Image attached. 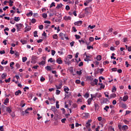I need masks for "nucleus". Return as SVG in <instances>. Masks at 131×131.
I'll list each match as a JSON object with an SVG mask.
<instances>
[{
	"mask_svg": "<svg viewBox=\"0 0 131 131\" xmlns=\"http://www.w3.org/2000/svg\"><path fill=\"white\" fill-rule=\"evenodd\" d=\"M14 21H16V22H18V21H20V17H15Z\"/></svg>",
	"mask_w": 131,
	"mask_h": 131,
	"instance_id": "bb28decb",
	"label": "nucleus"
},
{
	"mask_svg": "<svg viewBox=\"0 0 131 131\" xmlns=\"http://www.w3.org/2000/svg\"><path fill=\"white\" fill-rule=\"evenodd\" d=\"M72 57H73V56H72V55H68V59H72Z\"/></svg>",
	"mask_w": 131,
	"mask_h": 131,
	"instance_id": "69168bd1",
	"label": "nucleus"
},
{
	"mask_svg": "<svg viewBox=\"0 0 131 131\" xmlns=\"http://www.w3.org/2000/svg\"><path fill=\"white\" fill-rule=\"evenodd\" d=\"M86 128H89V127H91V123L89 122H87L86 123Z\"/></svg>",
	"mask_w": 131,
	"mask_h": 131,
	"instance_id": "cd10ccee",
	"label": "nucleus"
},
{
	"mask_svg": "<svg viewBox=\"0 0 131 131\" xmlns=\"http://www.w3.org/2000/svg\"><path fill=\"white\" fill-rule=\"evenodd\" d=\"M82 115L84 118H89V117H90V114L88 113H84Z\"/></svg>",
	"mask_w": 131,
	"mask_h": 131,
	"instance_id": "f03ea898",
	"label": "nucleus"
},
{
	"mask_svg": "<svg viewBox=\"0 0 131 131\" xmlns=\"http://www.w3.org/2000/svg\"><path fill=\"white\" fill-rule=\"evenodd\" d=\"M86 107V105H83L82 106H81V110H84V108H85Z\"/></svg>",
	"mask_w": 131,
	"mask_h": 131,
	"instance_id": "052dcab7",
	"label": "nucleus"
},
{
	"mask_svg": "<svg viewBox=\"0 0 131 131\" xmlns=\"http://www.w3.org/2000/svg\"><path fill=\"white\" fill-rule=\"evenodd\" d=\"M91 99H92L93 100H94V98H95V99H96V94L93 95L92 94L91 95Z\"/></svg>",
	"mask_w": 131,
	"mask_h": 131,
	"instance_id": "5fc2aeb1",
	"label": "nucleus"
},
{
	"mask_svg": "<svg viewBox=\"0 0 131 131\" xmlns=\"http://www.w3.org/2000/svg\"><path fill=\"white\" fill-rule=\"evenodd\" d=\"M13 4H14V2H13L12 0H9L10 7H13Z\"/></svg>",
	"mask_w": 131,
	"mask_h": 131,
	"instance_id": "7c9ffc66",
	"label": "nucleus"
},
{
	"mask_svg": "<svg viewBox=\"0 0 131 131\" xmlns=\"http://www.w3.org/2000/svg\"><path fill=\"white\" fill-rule=\"evenodd\" d=\"M56 63H58V64H62L63 61L61 59V58L59 57L56 59Z\"/></svg>",
	"mask_w": 131,
	"mask_h": 131,
	"instance_id": "0eeeda50",
	"label": "nucleus"
},
{
	"mask_svg": "<svg viewBox=\"0 0 131 131\" xmlns=\"http://www.w3.org/2000/svg\"><path fill=\"white\" fill-rule=\"evenodd\" d=\"M53 7H56V5L55 4L54 2H52L50 5V8H53Z\"/></svg>",
	"mask_w": 131,
	"mask_h": 131,
	"instance_id": "a19ab883",
	"label": "nucleus"
},
{
	"mask_svg": "<svg viewBox=\"0 0 131 131\" xmlns=\"http://www.w3.org/2000/svg\"><path fill=\"white\" fill-rule=\"evenodd\" d=\"M116 97V94H112L110 95L109 99H112V98H115Z\"/></svg>",
	"mask_w": 131,
	"mask_h": 131,
	"instance_id": "f3484780",
	"label": "nucleus"
},
{
	"mask_svg": "<svg viewBox=\"0 0 131 131\" xmlns=\"http://www.w3.org/2000/svg\"><path fill=\"white\" fill-rule=\"evenodd\" d=\"M66 9L67 11H69V10H70V7L69 5H67L66 6Z\"/></svg>",
	"mask_w": 131,
	"mask_h": 131,
	"instance_id": "6e6d98bb",
	"label": "nucleus"
},
{
	"mask_svg": "<svg viewBox=\"0 0 131 131\" xmlns=\"http://www.w3.org/2000/svg\"><path fill=\"white\" fill-rule=\"evenodd\" d=\"M96 59L97 61H101V60H102V56L101 55L97 56Z\"/></svg>",
	"mask_w": 131,
	"mask_h": 131,
	"instance_id": "b1692460",
	"label": "nucleus"
},
{
	"mask_svg": "<svg viewBox=\"0 0 131 131\" xmlns=\"http://www.w3.org/2000/svg\"><path fill=\"white\" fill-rule=\"evenodd\" d=\"M112 71L115 72V71H117V68H113L112 69Z\"/></svg>",
	"mask_w": 131,
	"mask_h": 131,
	"instance_id": "0e129e2a",
	"label": "nucleus"
},
{
	"mask_svg": "<svg viewBox=\"0 0 131 131\" xmlns=\"http://www.w3.org/2000/svg\"><path fill=\"white\" fill-rule=\"evenodd\" d=\"M66 35L63 33H60L59 34V36L60 37H61V39H62V40H64V37L66 36Z\"/></svg>",
	"mask_w": 131,
	"mask_h": 131,
	"instance_id": "6e6552de",
	"label": "nucleus"
},
{
	"mask_svg": "<svg viewBox=\"0 0 131 131\" xmlns=\"http://www.w3.org/2000/svg\"><path fill=\"white\" fill-rule=\"evenodd\" d=\"M75 83H77L78 84H79V83H80V80H76Z\"/></svg>",
	"mask_w": 131,
	"mask_h": 131,
	"instance_id": "338daca9",
	"label": "nucleus"
},
{
	"mask_svg": "<svg viewBox=\"0 0 131 131\" xmlns=\"http://www.w3.org/2000/svg\"><path fill=\"white\" fill-rule=\"evenodd\" d=\"M7 77V73H3L2 75V79H5Z\"/></svg>",
	"mask_w": 131,
	"mask_h": 131,
	"instance_id": "412c9836",
	"label": "nucleus"
},
{
	"mask_svg": "<svg viewBox=\"0 0 131 131\" xmlns=\"http://www.w3.org/2000/svg\"><path fill=\"white\" fill-rule=\"evenodd\" d=\"M128 52H131V46H129L127 48Z\"/></svg>",
	"mask_w": 131,
	"mask_h": 131,
	"instance_id": "774afa93",
	"label": "nucleus"
},
{
	"mask_svg": "<svg viewBox=\"0 0 131 131\" xmlns=\"http://www.w3.org/2000/svg\"><path fill=\"white\" fill-rule=\"evenodd\" d=\"M97 70H98V71H100V74H102V73H103V71H104V69H100L98 68Z\"/></svg>",
	"mask_w": 131,
	"mask_h": 131,
	"instance_id": "c9c22d12",
	"label": "nucleus"
},
{
	"mask_svg": "<svg viewBox=\"0 0 131 131\" xmlns=\"http://www.w3.org/2000/svg\"><path fill=\"white\" fill-rule=\"evenodd\" d=\"M128 128V127L127 126V125H123L122 126V130H127Z\"/></svg>",
	"mask_w": 131,
	"mask_h": 131,
	"instance_id": "1a4fd4ad",
	"label": "nucleus"
},
{
	"mask_svg": "<svg viewBox=\"0 0 131 131\" xmlns=\"http://www.w3.org/2000/svg\"><path fill=\"white\" fill-rule=\"evenodd\" d=\"M91 49H92V50H94V47L92 46H87L88 50H90Z\"/></svg>",
	"mask_w": 131,
	"mask_h": 131,
	"instance_id": "49530a36",
	"label": "nucleus"
},
{
	"mask_svg": "<svg viewBox=\"0 0 131 131\" xmlns=\"http://www.w3.org/2000/svg\"><path fill=\"white\" fill-rule=\"evenodd\" d=\"M108 101V99L107 98H104L103 100V104H106L107 103V102Z\"/></svg>",
	"mask_w": 131,
	"mask_h": 131,
	"instance_id": "f704fd0d",
	"label": "nucleus"
},
{
	"mask_svg": "<svg viewBox=\"0 0 131 131\" xmlns=\"http://www.w3.org/2000/svg\"><path fill=\"white\" fill-rule=\"evenodd\" d=\"M108 109H109V106L108 105L105 106V107L103 108V110L106 112H108Z\"/></svg>",
	"mask_w": 131,
	"mask_h": 131,
	"instance_id": "4c0bfd02",
	"label": "nucleus"
},
{
	"mask_svg": "<svg viewBox=\"0 0 131 131\" xmlns=\"http://www.w3.org/2000/svg\"><path fill=\"white\" fill-rule=\"evenodd\" d=\"M92 98H89L88 100V105H91V103H92Z\"/></svg>",
	"mask_w": 131,
	"mask_h": 131,
	"instance_id": "c756f323",
	"label": "nucleus"
},
{
	"mask_svg": "<svg viewBox=\"0 0 131 131\" xmlns=\"http://www.w3.org/2000/svg\"><path fill=\"white\" fill-rule=\"evenodd\" d=\"M45 80H46V78H45L43 76H41L40 77V81L41 82H43V81H45Z\"/></svg>",
	"mask_w": 131,
	"mask_h": 131,
	"instance_id": "c03bdc74",
	"label": "nucleus"
},
{
	"mask_svg": "<svg viewBox=\"0 0 131 131\" xmlns=\"http://www.w3.org/2000/svg\"><path fill=\"white\" fill-rule=\"evenodd\" d=\"M102 89H105V85L102 84L99 88V90L101 91Z\"/></svg>",
	"mask_w": 131,
	"mask_h": 131,
	"instance_id": "a18cd8bd",
	"label": "nucleus"
},
{
	"mask_svg": "<svg viewBox=\"0 0 131 131\" xmlns=\"http://www.w3.org/2000/svg\"><path fill=\"white\" fill-rule=\"evenodd\" d=\"M11 81V78H9L8 79L5 80V82L8 83V82H10Z\"/></svg>",
	"mask_w": 131,
	"mask_h": 131,
	"instance_id": "4d7b16f0",
	"label": "nucleus"
},
{
	"mask_svg": "<svg viewBox=\"0 0 131 131\" xmlns=\"http://www.w3.org/2000/svg\"><path fill=\"white\" fill-rule=\"evenodd\" d=\"M51 110L54 112V113L57 112V109L56 108V107L55 106H52Z\"/></svg>",
	"mask_w": 131,
	"mask_h": 131,
	"instance_id": "f8f14e48",
	"label": "nucleus"
},
{
	"mask_svg": "<svg viewBox=\"0 0 131 131\" xmlns=\"http://www.w3.org/2000/svg\"><path fill=\"white\" fill-rule=\"evenodd\" d=\"M128 99V96L127 95H126L123 97V102H126V100Z\"/></svg>",
	"mask_w": 131,
	"mask_h": 131,
	"instance_id": "a211bd4d",
	"label": "nucleus"
},
{
	"mask_svg": "<svg viewBox=\"0 0 131 131\" xmlns=\"http://www.w3.org/2000/svg\"><path fill=\"white\" fill-rule=\"evenodd\" d=\"M75 36L76 37V39H79V38H80V36L79 35H75Z\"/></svg>",
	"mask_w": 131,
	"mask_h": 131,
	"instance_id": "13d9d810",
	"label": "nucleus"
},
{
	"mask_svg": "<svg viewBox=\"0 0 131 131\" xmlns=\"http://www.w3.org/2000/svg\"><path fill=\"white\" fill-rule=\"evenodd\" d=\"M96 98H101L102 97V95H101V93H96L95 94Z\"/></svg>",
	"mask_w": 131,
	"mask_h": 131,
	"instance_id": "6ab92c4d",
	"label": "nucleus"
},
{
	"mask_svg": "<svg viewBox=\"0 0 131 131\" xmlns=\"http://www.w3.org/2000/svg\"><path fill=\"white\" fill-rule=\"evenodd\" d=\"M13 65H15V62H11L10 63V67H11V69H14V67Z\"/></svg>",
	"mask_w": 131,
	"mask_h": 131,
	"instance_id": "aec40b11",
	"label": "nucleus"
},
{
	"mask_svg": "<svg viewBox=\"0 0 131 131\" xmlns=\"http://www.w3.org/2000/svg\"><path fill=\"white\" fill-rule=\"evenodd\" d=\"M33 15V13L32 11H30L29 13H27V17H31Z\"/></svg>",
	"mask_w": 131,
	"mask_h": 131,
	"instance_id": "4be33fe9",
	"label": "nucleus"
},
{
	"mask_svg": "<svg viewBox=\"0 0 131 131\" xmlns=\"http://www.w3.org/2000/svg\"><path fill=\"white\" fill-rule=\"evenodd\" d=\"M22 94V92H21L20 90H18L16 91L15 93V96H19V94L21 95Z\"/></svg>",
	"mask_w": 131,
	"mask_h": 131,
	"instance_id": "2eb2a0df",
	"label": "nucleus"
},
{
	"mask_svg": "<svg viewBox=\"0 0 131 131\" xmlns=\"http://www.w3.org/2000/svg\"><path fill=\"white\" fill-rule=\"evenodd\" d=\"M88 10H90V8H89V7H86L84 9V11H85L86 13H87L88 14H89V13H90L89 12V11H88Z\"/></svg>",
	"mask_w": 131,
	"mask_h": 131,
	"instance_id": "09e8293b",
	"label": "nucleus"
},
{
	"mask_svg": "<svg viewBox=\"0 0 131 131\" xmlns=\"http://www.w3.org/2000/svg\"><path fill=\"white\" fill-rule=\"evenodd\" d=\"M21 43H23V45H25V43H27V40H20Z\"/></svg>",
	"mask_w": 131,
	"mask_h": 131,
	"instance_id": "79ce46f5",
	"label": "nucleus"
},
{
	"mask_svg": "<svg viewBox=\"0 0 131 131\" xmlns=\"http://www.w3.org/2000/svg\"><path fill=\"white\" fill-rule=\"evenodd\" d=\"M42 16L44 19H47V17H48V15L47 14V13H43L42 15Z\"/></svg>",
	"mask_w": 131,
	"mask_h": 131,
	"instance_id": "72a5a7b5",
	"label": "nucleus"
},
{
	"mask_svg": "<svg viewBox=\"0 0 131 131\" xmlns=\"http://www.w3.org/2000/svg\"><path fill=\"white\" fill-rule=\"evenodd\" d=\"M62 82H60L59 85H55L57 90H61L62 89Z\"/></svg>",
	"mask_w": 131,
	"mask_h": 131,
	"instance_id": "423d86ee",
	"label": "nucleus"
},
{
	"mask_svg": "<svg viewBox=\"0 0 131 131\" xmlns=\"http://www.w3.org/2000/svg\"><path fill=\"white\" fill-rule=\"evenodd\" d=\"M23 62L24 63L25 62H26L27 61V57H24L22 58Z\"/></svg>",
	"mask_w": 131,
	"mask_h": 131,
	"instance_id": "ea45409f",
	"label": "nucleus"
},
{
	"mask_svg": "<svg viewBox=\"0 0 131 131\" xmlns=\"http://www.w3.org/2000/svg\"><path fill=\"white\" fill-rule=\"evenodd\" d=\"M122 108H124V109H126L127 108V106H126V104H122Z\"/></svg>",
	"mask_w": 131,
	"mask_h": 131,
	"instance_id": "37998d69",
	"label": "nucleus"
},
{
	"mask_svg": "<svg viewBox=\"0 0 131 131\" xmlns=\"http://www.w3.org/2000/svg\"><path fill=\"white\" fill-rule=\"evenodd\" d=\"M15 26L17 27V30H20L23 27V25L21 24H16Z\"/></svg>",
	"mask_w": 131,
	"mask_h": 131,
	"instance_id": "7ed1b4c3",
	"label": "nucleus"
},
{
	"mask_svg": "<svg viewBox=\"0 0 131 131\" xmlns=\"http://www.w3.org/2000/svg\"><path fill=\"white\" fill-rule=\"evenodd\" d=\"M89 40L90 41H94V40H95V39L93 37H90L89 38Z\"/></svg>",
	"mask_w": 131,
	"mask_h": 131,
	"instance_id": "603ef678",
	"label": "nucleus"
},
{
	"mask_svg": "<svg viewBox=\"0 0 131 131\" xmlns=\"http://www.w3.org/2000/svg\"><path fill=\"white\" fill-rule=\"evenodd\" d=\"M94 107L95 108V110H99L100 106H99V104L97 103L94 104Z\"/></svg>",
	"mask_w": 131,
	"mask_h": 131,
	"instance_id": "ddd939ff",
	"label": "nucleus"
},
{
	"mask_svg": "<svg viewBox=\"0 0 131 131\" xmlns=\"http://www.w3.org/2000/svg\"><path fill=\"white\" fill-rule=\"evenodd\" d=\"M99 82V80L97 79H94L93 81L91 82V85L92 86H95V85H97L98 84V82Z\"/></svg>",
	"mask_w": 131,
	"mask_h": 131,
	"instance_id": "f257e3e1",
	"label": "nucleus"
},
{
	"mask_svg": "<svg viewBox=\"0 0 131 131\" xmlns=\"http://www.w3.org/2000/svg\"><path fill=\"white\" fill-rule=\"evenodd\" d=\"M45 69H46V70H47V71H52V68H51V67L49 66L45 67Z\"/></svg>",
	"mask_w": 131,
	"mask_h": 131,
	"instance_id": "dca6fc26",
	"label": "nucleus"
},
{
	"mask_svg": "<svg viewBox=\"0 0 131 131\" xmlns=\"http://www.w3.org/2000/svg\"><path fill=\"white\" fill-rule=\"evenodd\" d=\"M56 107L57 108V109H59V108H60V105H59L58 101H56Z\"/></svg>",
	"mask_w": 131,
	"mask_h": 131,
	"instance_id": "393cba45",
	"label": "nucleus"
},
{
	"mask_svg": "<svg viewBox=\"0 0 131 131\" xmlns=\"http://www.w3.org/2000/svg\"><path fill=\"white\" fill-rule=\"evenodd\" d=\"M123 122H124V123L125 124H128V123H129V121L126 120H123Z\"/></svg>",
	"mask_w": 131,
	"mask_h": 131,
	"instance_id": "bf43d9fd",
	"label": "nucleus"
},
{
	"mask_svg": "<svg viewBox=\"0 0 131 131\" xmlns=\"http://www.w3.org/2000/svg\"><path fill=\"white\" fill-rule=\"evenodd\" d=\"M89 28H90V29H94V28H95V27H96V25H89V26L88 27Z\"/></svg>",
	"mask_w": 131,
	"mask_h": 131,
	"instance_id": "58836bf2",
	"label": "nucleus"
},
{
	"mask_svg": "<svg viewBox=\"0 0 131 131\" xmlns=\"http://www.w3.org/2000/svg\"><path fill=\"white\" fill-rule=\"evenodd\" d=\"M35 22H36V19H35L34 18H32L31 20V23H32L33 24H34V23H35Z\"/></svg>",
	"mask_w": 131,
	"mask_h": 131,
	"instance_id": "8fccbe9b",
	"label": "nucleus"
},
{
	"mask_svg": "<svg viewBox=\"0 0 131 131\" xmlns=\"http://www.w3.org/2000/svg\"><path fill=\"white\" fill-rule=\"evenodd\" d=\"M30 30H31V27H30L29 26H28V27H27L25 30V32H27V31H29Z\"/></svg>",
	"mask_w": 131,
	"mask_h": 131,
	"instance_id": "9d476101",
	"label": "nucleus"
},
{
	"mask_svg": "<svg viewBox=\"0 0 131 131\" xmlns=\"http://www.w3.org/2000/svg\"><path fill=\"white\" fill-rule=\"evenodd\" d=\"M9 98H6V99L5 100V101L4 102V105H6L7 106V105H8V103H9Z\"/></svg>",
	"mask_w": 131,
	"mask_h": 131,
	"instance_id": "4468645a",
	"label": "nucleus"
},
{
	"mask_svg": "<svg viewBox=\"0 0 131 131\" xmlns=\"http://www.w3.org/2000/svg\"><path fill=\"white\" fill-rule=\"evenodd\" d=\"M81 24H82V21H81V20H79V21H76L74 23V25H76L77 26H80V25H81Z\"/></svg>",
	"mask_w": 131,
	"mask_h": 131,
	"instance_id": "39448f33",
	"label": "nucleus"
},
{
	"mask_svg": "<svg viewBox=\"0 0 131 131\" xmlns=\"http://www.w3.org/2000/svg\"><path fill=\"white\" fill-rule=\"evenodd\" d=\"M61 91L59 90H57L56 91V95H60Z\"/></svg>",
	"mask_w": 131,
	"mask_h": 131,
	"instance_id": "864d4df0",
	"label": "nucleus"
},
{
	"mask_svg": "<svg viewBox=\"0 0 131 131\" xmlns=\"http://www.w3.org/2000/svg\"><path fill=\"white\" fill-rule=\"evenodd\" d=\"M81 71H82V70H80L79 71H76L77 74H78V75H81V74H82V72Z\"/></svg>",
	"mask_w": 131,
	"mask_h": 131,
	"instance_id": "a878e982",
	"label": "nucleus"
},
{
	"mask_svg": "<svg viewBox=\"0 0 131 131\" xmlns=\"http://www.w3.org/2000/svg\"><path fill=\"white\" fill-rule=\"evenodd\" d=\"M34 37H38V35H37V31H35L34 32Z\"/></svg>",
	"mask_w": 131,
	"mask_h": 131,
	"instance_id": "2f4dec72",
	"label": "nucleus"
},
{
	"mask_svg": "<svg viewBox=\"0 0 131 131\" xmlns=\"http://www.w3.org/2000/svg\"><path fill=\"white\" fill-rule=\"evenodd\" d=\"M70 72L72 74V75H76V74H74V72L73 71V69L70 70Z\"/></svg>",
	"mask_w": 131,
	"mask_h": 131,
	"instance_id": "3c124183",
	"label": "nucleus"
},
{
	"mask_svg": "<svg viewBox=\"0 0 131 131\" xmlns=\"http://www.w3.org/2000/svg\"><path fill=\"white\" fill-rule=\"evenodd\" d=\"M64 61L66 64H68V65H69L70 64H71V62L70 61V60H69V58H68L67 57H66L64 58Z\"/></svg>",
	"mask_w": 131,
	"mask_h": 131,
	"instance_id": "20e7f679",
	"label": "nucleus"
},
{
	"mask_svg": "<svg viewBox=\"0 0 131 131\" xmlns=\"http://www.w3.org/2000/svg\"><path fill=\"white\" fill-rule=\"evenodd\" d=\"M46 64V61L42 60V61L39 62V65H45Z\"/></svg>",
	"mask_w": 131,
	"mask_h": 131,
	"instance_id": "e433bc0d",
	"label": "nucleus"
},
{
	"mask_svg": "<svg viewBox=\"0 0 131 131\" xmlns=\"http://www.w3.org/2000/svg\"><path fill=\"white\" fill-rule=\"evenodd\" d=\"M53 38L54 39H58V35H57L56 34L53 35Z\"/></svg>",
	"mask_w": 131,
	"mask_h": 131,
	"instance_id": "473e14b6",
	"label": "nucleus"
},
{
	"mask_svg": "<svg viewBox=\"0 0 131 131\" xmlns=\"http://www.w3.org/2000/svg\"><path fill=\"white\" fill-rule=\"evenodd\" d=\"M61 121L62 123H65V122L66 121V118L62 119Z\"/></svg>",
	"mask_w": 131,
	"mask_h": 131,
	"instance_id": "e2e57ef3",
	"label": "nucleus"
},
{
	"mask_svg": "<svg viewBox=\"0 0 131 131\" xmlns=\"http://www.w3.org/2000/svg\"><path fill=\"white\" fill-rule=\"evenodd\" d=\"M64 20H66V21H67V20H71V17H70V16H65L64 17Z\"/></svg>",
	"mask_w": 131,
	"mask_h": 131,
	"instance_id": "c85d7f7f",
	"label": "nucleus"
},
{
	"mask_svg": "<svg viewBox=\"0 0 131 131\" xmlns=\"http://www.w3.org/2000/svg\"><path fill=\"white\" fill-rule=\"evenodd\" d=\"M52 55L55 56V54H56V51L55 50H51Z\"/></svg>",
	"mask_w": 131,
	"mask_h": 131,
	"instance_id": "de8ad7c7",
	"label": "nucleus"
},
{
	"mask_svg": "<svg viewBox=\"0 0 131 131\" xmlns=\"http://www.w3.org/2000/svg\"><path fill=\"white\" fill-rule=\"evenodd\" d=\"M39 29H40L41 30L42 29H43V25H41L39 26Z\"/></svg>",
	"mask_w": 131,
	"mask_h": 131,
	"instance_id": "680f3d73",
	"label": "nucleus"
},
{
	"mask_svg": "<svg viewBox=\"0 0 131 131\" xmlns=\"http://www.w3.org/2000/svg\"><path fill=\"white\" fill-rule=\"evenodd\" d=\"M7 110L6 111H7V112L8 113H12V110H11V108L9 107H6Z\"/></svg>",
	"mask_w": 131,
	"mask_h": 131,
	"instance_id": "5701e85b",
	"label": "nucleus"
},
{
	"mask_svg": "<svg viewBox=\"0 0 131 131\" xmlns=\"http://www.w3.org/2000/svg\"><path fill=\"white\" fill-rule=\"evenodd\" d=\"M62 7H63V4H62V3L57 4V7H56V9H60V8H62Z\"/></svg>",
	"mask_w": 131,
	"mask_h": 131,
	"instance_id": "9b49d317",
	"label": "nucleus"
}]
</instances>
